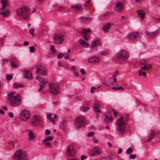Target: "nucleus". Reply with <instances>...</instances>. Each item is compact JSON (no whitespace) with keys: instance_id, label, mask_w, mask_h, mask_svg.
<instances>
[{"instance_id":"5701e85b","label":"nucleus","mask_w":160,"mask_h":160,"mask_svg":"<svg viewBox=\"0 0 160 160\" xmlns=\"http://www.w3.org/2000/svg\"><path fill=\"white\" fill-rule=\"evenodd\" d=\"M1 2L2 5V7L1 8L0 10H3L8 5V1L7 0H2L1 1Z\"/></svg>"},{"instance_id":"ddd939ff","label":"nucleus","mask_w":160,"mask_h":160,"mask_svg":"<svg viewBox=\"0 0 160 160\" xmlns=\"http://www.w3.org/2000/svg\"><path fill=\"white\" fill-rule=\"evenodd\" d=\"M139 37V33L137 32H131L128 35V39L131 40H134Z\"/></svg>"},{"instance_id":"774afa93","label":"nucleus","mask_w":160,"mask_h":160,"mask_svg":"<svg viewBox=\"0 0 160 160\" xmlns=\"http://www.w3.org/2000/svg\"><path fill=\"white\" fill-rule=\"evenodd\" d=\"M145 69H146V65H144L143 67H142L141 68V69L140 70H144Z\"/></svg>"},{"instance_id":"052dcab7","label":"nucleus","mask_w":160,"mask_h":160,"mask_svg":"<svg viewBox=\"0 0 160 160\" xmlns=\"http://www.w3.org/2000/svg\"><path fill=\"white\" fill-rule=\"evenodd\" d=\"M29 44V42H28L26 41L23 43V45L24 46H27Z\"/></svg>"},{"instance_id":"de8ad7c7","label":"nucleus","mask_w":160,"mask_h":160,"mask_svg":"<svg viewBox=\"0 0 160 160\" xmlns=\"http://www.w3.org/2000/svg\"><path fill=\"white\" fill-rule=\"evenodd\" d=\"M94 134V133L93 132H90L88 133L87 136L88 137H90L93 136Z\"/></svg>"},{"instance_id":"0eeeda50","label":"nucleus","mask_w":160,"mask_h":160,"mask_svg":"<svg viewBox=\"0 0 160 160\" xmlns=\"http://www.w3.org/2000/svg\"><path fill=\"white\" fill-rule=\"evenodd\" d=\"M129 57V53L124 50H121L117 53L116 58L118 59L125 61L127 60Z\"/></svg>"},{"instance_id":"680f3d73","label":"nucleus","mask_w":160,"mask_h":160,"mask_svg":"<svg viewBox=\"0 0 160 160\" xmlns=\"http://www.w3.org/2000/svg\"><path fill=\"white\" fill-rule=\"evenodd\" d=\"M74 75L77 77L79 76L78 74L76 71L74 72Z\"/></svg>"},{"instance_id":"bf43d9fd","label":"nucleus","mask_w":160,"mask_h":160,"mask_svg":"<svg viewBox=\"0 0 160 160\" xmlns=\"http://www.w3.org/2000/svg\"><path fill=\"white\" fill-rule=\"evenodd\" d=\"M96 89V88L92 86V87L91 88V92L92 93H93L94 92V91L93 90V89Z\"/></svg>"},{"instance_id":"49530a36","label":"nucleus","mask_w":160,"mask_h":160,"mask_svg":"<svg viewBox=\"0 0 160 160\" xmlns=\"http://www.w3.org/2000/svg\"><path fill=\"white\" fill-rule=\"evenodd\" d=\"M35 48L33 46H32L30 47V51L31 52H33L35 51Z\"/></svg>"},{"instance_id":"a19ab883","label":"nucleus","mask_w":160,"mask_h":160,"mask_svg":"<svg viewBox=\"0 0 160 160\" xmlns=\"http://www.w3.org/2000/svg\"><path fill=\"white\" fill-rule=\"evenodd\" d=\"M126 152L127 154H129L132 152V149L131 147L127 149Z\"/></svg>"},{"instance_id":"f704fd0d","label":"nucleus","mask_w":160,"mask_h":160,"mask_svg":"<svg viewBox=\"0 0 160 160\" xmlns=\"http://www.w3.org/2000/svg\"><path fill=\"white\" fill-rule=\"evenodd\" d=\"M89 108L88 107H85L83 106L81 107V110L83 112H86L89 109Z\"/></svg>"},{"instance_id":"ea45409f","label":"nucleus","mask_w":160,"mask_h":160,"mask_svg":"<svg viewBox=\"0 0 160 160\" xmlns=\"http://www.w3.org/2000/svg\"><path fill=\"white\" fill-rule=\"evenodd\" d=\"M12 78V76L10 74H8L6 76V79L8 80H10Z\"/></svg>"},{"instance_id":"dca6fc26","label":"nucleus","mask_w":160,"mask_h":160,"mask_svg":"<svg viewBox=\"0 0 160 160\" xmlns=\"http://www.w3.org/2000/svg\"><path fill=\"white\" fill-rule=\"evenodd\" d=\"M123 8V4L122 3L118 2L116 3V5L114 6V10L117 12H119L121 11Z\"/></svg>"},{"instance_id":"bb28decb","label":"nucleus","mask_w":160,"mask_h":160,"mask_svg":"<svg viewBox=\"0 0 160 160\" xmlns=\"http://www.w3.org/2000/svg\"><path fill=\"white\" fill-rule=\"evenodd\" d=\"M79 43L83 45V47H87L89 46V44L82 39H80L79 41Z\"/></svg>"},{"instance_id":"9b49d317","label":"nucleus","mask_w":160,"mask_h":160,"mask_svg":"<svg viewBox=\"0 0 160 160\" xmlns=\"http://www.w3.org/2000/svg\"><path fill=\"white\" fill-rule=\"evenodd\" d=\"M40 120V117L39 115H35L32 116L31 119L30 123L34 126L38 125Z\"/></svg>"},{"instance_id":"58836bf2","label":"nucleus","mask_w":160,"mask_h":160,"mask_svg":"<svg viewBox=\"0 0 160 160\" xmlns=\"http://www.w3.org/2000/svg\"><path fill=\"white\" fill-rule=\"evenodd\" d=\"M145 65H146V69L147 70H149L152 67V65L151 64H145Z\"/></svg>"},{"instance_id":"c85d7f7f","label":"nucleus","mask_w":160,"mask_h":160,"mask_svg":"<svg viewBox=\"0 0 160 160\" xmlns=\"http://www.w3.org/2000/svg\"><path fill=\"white\" fill-rule=\"evenodd\" d=\"M29 138L28 140L30 141L35 138V135L32 131H30L28 133Z\"/></svg>"},{"instance_id":"b1692460","label":"nucleus","mask_w":160,"mask_h":160,"mask_svg":"<svg viewBox=\"0 0 160 160\" xmlns=\"http://www.w3.org/2000/svg\"><path fill=\"white\" fill-rule=\"evenodd\" d=\"M71 8H72L74 10L78 11H81L82 10V6L79 4L74 5L71 7Z\"/></svg>"},{"instance_id":"864d4df0","label":"nucleus","mask_w":160,"mask_h":160,"mask_svg":"<svg viewBox=\"0 0 160 160\" xmlns=\"http://www.w3.org/2000/svg\"><path fill=\"white\" fill-rule=\"evenodd\" d=\"M87 156L84 155H82L81 156V160H84V159H86L87 158Z\"/></svg>"},{"instance_id":"3c124183","label":"nucleus","mask_w":160,"mask_h":160,"mask_svg":"<svg viewBox=\"0 0 160 160\" xmlns=\"http://www.w3.org/2000/svg\"><path fill=\"white\" fill-rule=\"evenodd\" d=\"M50 49L53 52H55V51L54 47L53 45H51L50 46Z\"/></svg>"},{"instance_id":"8fccbe9b","label":"nucleus","mask_w":160,"mask_h":160,"mask_svg":"<svg viewBox=\"0 0 160 160\" xmlns=\"http://www.w3.org/2000/svg\"><path fill=\"white\" fill-rule=\"evenodd\" d=\"M136 157V155L135 154H131L129 156V158L131 159H134Z\"/></svg>"},{"instance_id":"2f4dec72","label":"nucleus","mask_w":160,"mask_h":160,"mask_svg":"<svg viewBox=\"0 0 160 160\" xmlns=\"http://www.w3.org/2000/svg\"><path fill=\"white\" fill-rule=\"evenodd\" d=\"M53 138L52 137L49 136L45 138L44 140H42V142H44L45 141H52L53 140Z\"/></svg>"},{"instance_id":"6ab92c4d","label":"nucleus","mask_w":160,"mask_h":160,"mask_svg":"<svg viewBox=\"0 0 160 160\" xmlns=\"http://www.w3.org/2000/svg\"><path fill=\"white\" fill-rule=\"evenodd\" d=\"M145 34L150 38H152L156 35L158 33V31H156L154 32H149L146 31L145 32Z\"/></svg>"},{"instance_id":"39448f33","label":"nucleus","mask_w":160,"mask_h":160,"mask_svg":"<svg viewBox=\"0 0 160 160\" xmlns=\"http://www.w3.org/2000/svg\"><path fill=\"white\" fill-rule=\"evenodd\" d=\"M117 130L118 132L122 134L125 132V127L126 124L123 120V117L121 116L120 118L118 119L116 122Z\"/></svg>"},{"instance_id":"6e6552de","label":"nucleus","mask_w":160,"mask_h":160,"mask_svg":"<svg viewBox=\"0 0 160 160\" xmlns=\"http://www.w3.org/2000/svg\"><path fill=\"white\" fill-rule=\"evenodd\" d=\"M30 114L29 111L26 109H23L20 112L19 114L20 119L24 121H27L30 118Z\"/></svg>"},{"instance_id":"423d86ee","label":"nucleus","mask_w":160,"mask_h":160,"mask_svg":"<svg viewBox=\"0 0 160 160\" xmlns=\"http://www.w3.org/2000/svg\"><path fill=\"white\" fill-rule=\"evenodd\" d=\"M74 124L77 128H80L83 127L85 124V120L82 116H79L76 118L74 121Z\"/></svg>"},{"instance_id":"79ce46f5","label":"nucleus","mask_w":160,"mask_h":160,"mask_svg":"<svg viewBox=\"0 0 160 160\" xmlns=\"http://www.w3.org/2000/svg\"><path fill=\"white\" fill-rule=\"evenodd\" d=\"M108 54L107 51H103L100 52V54L102 56H105Z\"/></svg>"},{"instance_id":"e433bc0d","label":"nucleus","mask_w":160,"mask_h":160,"mask_svg":"<svg viewBox=\"0 0 160 160\" xmlns=\"http://www.w3.org/2000/svg\"><path fill=\"white\" fill-rule=\"evenodd\" d=\"M112 14V13L110 12H106L102 15V16L103 17H107L110 16Z\"/></svg>"},{"instance_id":"4c0bfd02","label":"nucleus","mask_w":160,"mask_h":160,"mask_svg":"<svg viewBox=\"0 0 160 160\" xmlns=\"http://www.w3.org/2000/svg\"><path fill=\"white\" fill-rule=\"evenodd\" d=\"M34 29L33 28H32L29 30V32L32 36H34Z\"/></svg>"},{"instance_id":"7c9ffc66","label":"nucleus","mask_w":160,"mask_h":160,"mask_svg":"<svg viewBox=\"0 0 160 160\" xmlns=\"http://www.w3.org/2000/svg\"><path fill=\"white\" fill-rule=\"evenodd\" d=\"M11 66L12 68L17 67L19 66L17 62L13 60H11Z\"/></svg>"},{"instance_id":"0e129e2a","label":"nucleus","mask_w":160,"mask_h":160,"mask_svg":"<svg viewBox=\"0 0 160 160\" xmlns=\"http://www.w3.org/2000/svg\"><path fill=\"white\" fill-rule=\"evenodd\" d=\"M72 69L73 71V72L76 71V68L74 66H72Z\"/></svg>"},{"instance_id":"cd10ccee","label":"nucleus","mask_w":160,"mask_h":160,"mask_svg":"<svg viewBox=\"0 0 160 160\" xmlns=\"http://www.w3.org/2000/svg\"><path fill=\"white\" fill-rule=\"evenodd\" d=\"M99 44V41L98 40L95 41L91 44L90 47L92 48V50L94 48L97 47Z\"/></svg>"},{"instance_id":"f8f14e48","label":"nucleus","mask_w":160,"mask_h":160,"mask_svg":"<svg viewBox=\"0 0 160 160\" xmlns=\"http://www.w3.org/2000/svg\"><path fill=\"white\" fill-rule=\"evenodd\" d=\"M66 155L68 156L71 157H73L75 156V152L72 145H69L68 146Z\"/></svg>"},{"instance_id":"37998d69","label":"nucleus","mask_w":160,"mask_h":160,"mask_svg":"<svg viewBox=\"0 0 160 160\" xmlns=\"http://www.w3.org/2000/svg\"><path fill=\"white\" fill-rule=\"evenodd\" d=\"M112 111H113V114H114V116L116 117L118 115V112L116 110H115L113 109H112Z\"/></svg>"},{"instance_id":"393cba45","label":"nucleus","mask_w":160,"mask_h":160,"mask_svg":"<svg viewBox=\"0 0 160 160\" xmlns=\"http://www.w3.org/2000/svg\"><path fill=\"white\" fill-rule=\"evenodd\" d=\"M24 76L26 78L28 79H31L32 78V76L31 73L27 71H25Z\"/></svg>"},{"instance_id":"7ed1b4c3","label":"nucleus","mask_w":160,"mask_h":160,"mask_svg":"<svg viewBox=\"0 0 160 160\" xmlns=\"http://www.w3.org/2000/svg\"><path fill=\"white\" fill-rule=\"evenodd\" d=\"M27 152L24 150L18 149L15 152L13 159L14 160H27L28 156Z\"/></svg>"},{"instance_id":"13d9d810","label":"nucleus","mask_w":160,"mask_h":160,"mask_svg":"<svg viewBox=\"0 0 160 160\" xmlns=\"http://www.w3.org/2000/svg\"><path fill=\"white\" fill-rule=\"evenodd\" d=\"M45 133L46 135H49L50 133V131L49 130H46Z\"/></svg>"},{"instance_id":"a18cd8bd","label":"nucleus","mask_w":160,"mask_h":160,"mask_svg":"<svg viewBox=\"0 0 160 160\" xmlns=\"http://www.w3.org/2000/svg\"><path fill=\"white\" fill-rule=\"evenodd\" d=\"M43 142L44 143V144L46 146L49 147H50L51 146V143L49 142H48V141H45Z\"/></svg>"},{"instance_id":"1a4fd4ad","label":"nucleus","mask_w":160,"mask_h":160,"mask_svg":"<svg viewBox=\"0 0 160 160\" xmlns=\"http://www.w3.org/2000/svg\"><path fill=\"white\" fill-rule=\"evenodd\" d=\"M81 34L86 40H88L91 36V30L89 29H82L81 31Z\"/></svg>"},{"instance_id":"9d476101","label":"nucleus","mask_w":160,"mask_h":160,"mask_svg":"<svg viewBox=\"0 0 160 160\" xmlns=\"http://www.w3.org/2000/svg\"><path fill=\"white\" fill-rule=\"evenodd\" d=\"M54 42L57 44L62 43L64 40V37L60 34H55L53 36Z\"/></svg>"},{"instance_id":"5fc2aeb1","label":"nucleus","mask_w":160,"mask_h":160,"mask_svg":"<svg viewBox=\"0 0 160 160\" xmlns=\"http://www.w3.org/2000/svg\"><path fill=\"white\" fill-rule=\"evenodd\" d=\"M2 64L3 66L4 63L6 62H8V60L7 59L3 58L2 59Z\"/></svg>"},{"instance_id":"4468645a","label":"nucleus","mask_w":160,"mask_h":160,"mask_svg":"<svg viewBox=\"0 0 160 160\" xmlns=\"http://www.w3.org/2000/svg\"><path fill=\"white\" fill-rule=\"evenodd\" d=\"M36 73L42 75H44L46 74V70L43 67L39 65L37 66Z\"/></svg>"},{"instance_id":"c03bdc74","label":"nucleus","mask_w":160,"mask_h":160,"mask_svg":"<svg viewBox=\"0 0 160 160\" xmlns=\"http://www.w3.org/2000/svg\"><path fill=\"white\" fill-rule=\"evenodd\" d=\"M139 73L138 75L139 76H140L141 73L142 74V75H143V76H145L146 75V72H142L141 71V70H139Z\"/></svg>"},{"instance_id":"e2e57ef3","label":"nucleus","mask_w":160,"mask_h":160,"mask_svg":"<svg viewBox=\"0 0 160 160\" xmlns=\"http://www.w3.org/2000/svg\"><path fill=\"white\" fill-rule=\"evenodd\" d=\"M9 116L10 117L12 118L13 117V115L12 113L10 112L9 113Z\"/></svg>"},{"instance_id":"20e7f679","label":"nucleus","mask_w":160,"mask_h":160,"mask_svg":"<svg viewBox=\"0 0 160 160\" xmlns=\"http://www.w3.org/2000/svg\"><path fill=\"white\" fill-rule=\"evenodd\" d=\"M49 92L52 95H57L60 92V88L58 84L55 83H50L48 87Z\"/></svg>"},{"instance_id":"f3484780","label":"nucleus","mask_w":160,"mask_h":160,"mask_svg":"<svg viewBox=\"0 0 160 160\" xmlns=\"http://www.w3.org/2000/svg\"><path fill=\"white\" fill-rule=\"evenodd\" d=\"M99 61L98 58L94 56H92L88 58V61L89 63H96Z\"/></svg>"},{"instance_id":"aec40b11","label":"nucleus","mask_w":160,"mask_h":160,"mask_svg":"<svg viewBox=\"0 0 160 160\" xmlns=\"http://www.w3.org/2000/svg\"><path fill=\"white\" fill-rule=\"evenodd\" d=\"M111 27V25L109 23H108L103 26L102 28V30L105 32H108Z\"/></svg>"},{"instance_id":"c9c22d12","label":"nucleus","mask_w":160,"mask_h":160,"mask_svg":"<svg viewBox=\"0 0 160 160\" xmlns=\"http://www.w3.org/2000/svg\"><path fill=\"white\" fill-rule=\"evenodd\" d=\"M80 18L81 20L83 21L91 20V18H87L86 17H84L82 16Z\"/></svg>"},{"instance_id":"4d7b16f0","label":"nucleus","mask_w":160,"mask_h":160,"mask_svg":"<svg viewBox=\"0 0 160 160\" xmlns=\"http://www.w3.org/2000/svg\"><path fill=\"white\" fill-rule=\"evenodd\" d=\"M52 115V113H49L48 114L47 116V118L48 119H50Z\"/></svg>"},{"instance_id":"f03ea898","label":"nucleus","mask_w":160,"mask_h":160,"mask_svg":"<svg viewBox=\"0 0 160 160\" xmlns=\"http://www.w3.org/2000/svg\"><path fill=\"white\" fill-rule=\"evenodd\" d=\"M16 12L18 15L21 16L22 19L27 20L29 16L30 10L28 7H22V8H18Z\"/></svg>"},{"instance_id":"72a5a7b5","label":"nucleus","mask_w":160,"mask_h":160,"mask_svg":"<svg viewBox=\"0 0 160 160\" xmlns=\"http://www.w3.org/2000/svg\"><path fill=\"white\" fill-rule=\"evenodd\" d=\"M112 89H113L114 90L117 91L119 90H124V88L121 87H113L112 88Z\"/></svg>"},{"instance_id":"09e8293b","label":"nucleus","mask_w":160,"mask_h":160,"mask_svg":"<svg viewBox=\"0 0 160 160\" xmlns=\"http://www.w3.org/2000/svg\"><path fill=\"white\" fill-rule=\"evenodd\" d=\"M64 56H65V54H63L61 53H60L58 54V59L61 58Z\"/></svg>"},{"instance_id":"2eb2a0df","label":"nucleus","mask_w":160,"mask_h":160,"mask_svg":"<svg viewBox=\"0 0 160 160\" xmlns=\"http://www.w3.org/2000/svg\"><path fill=\"white\" fill-rule=\"evenodd\" d=\"M93 151V152L90 154L91 156H94L99 155L102 152L101 149L99 147H94Z\"/></svg>"},{"instance_id":"4be33fe9","label":"nucleus","mask_w":160,"mask_h":160,"mask_svg":"<svg viewBox=\"0 0 160 160\" xmlns=\"http://www.w3.org/2000/svg\"><path fill=\"white\" fill-rule=\"evenodd\" d=\"M137 12L139 16V17L142 19H143L145 17V12L144 11L142 10H138Z\"/></svg>"},{"instance_id":"a878e982","label":"nucleus","mask_w":160,"mask_h":160,"mask_svg":"<svg viewBox=\"0 0 160 160\" xmlns=\"http://www.w3.org/2000/svg\"><path fill=\"white\" fill-rule=\"evenodd\" d=\"M99 105L98 103L97 102L95 103L93 105V108L94 111L95 112H101V110L100 109H99Z\"/></svg>"},{"instance_id":"a211bd4d","label":"nucleus","mask_w":160,"mask_h":160,"mask_svg":"<svg viewBox=\"0 0 160 160\" xmlns=\"http://www.w3.org/2000/svg\"><path fill=\"white\" fill-rule=\"evenodd\" d=\"M0 14L3 17H8L11 14L10 11L9 10H6L5 11L0 12Z\"/></svg>"},{"instance_id":"473e14b6","label":"nucleus","mask_w":160,"mask_h":160,"mask_svg":"<svg viewBox=\"0 0 160 160\" xmlns=\"http://www.w3.org/2000/svg\"><path fill=\"white\" fill-rule=\"evenodd\" d=\"M14 86L15 88H21L23 87V85L20 83H14Z\"/></svg>"},{"instance_id":"603ef678","label":"nucleus","mask_w":160,"mask_h":160,"mask_svg":"<svg viewBox=\"0 0 160 160\" xmlns=\"http://www.w3.org/2000/svg\"><path fill=\"white\" fill-rule=\"evenodd\" d=\"M45 85H42V84H41L40 87L38 90V91L40 92L41 91L42 89V88L43 87H45Z\"/></svg>"},{"instance_id":"338daca9","label":"nucleus","mask_w":160,"mask_h":160,"mask_svg":"<svg viewBox=\"0 0 160 160\" xmlns=\"http://www.w3.org/2000/svg\"><path fill=\"white\" fill-rule=\"evenodd\" d=\"M93 142L96 143H97L98 142V140L95 138H93Z\"/></svg>"},{"instance_id":"69168bd1","label":"nucleus","mask_w":160,"mask_h":160,"mask_svg":"<svg viewBox=\"0 0 160 160\" xmlns=\"http://www.w3.org/2000/svg\"><path fill=\"white\" fill-rule=\"evenodd\" d=\"M146 62L145 61L144 59L142 61H141V64L143 65Z\"/></svg>"},{"instance_id":"f257e3e1","label":"nucleus","mask_w":160,"mask_h":160,"mask_svg":"<svg viewBox=\"0 0 160 160\" xmlns=\"http://www.w3.org/2000/svg\"><path fill=\"white\" fill-rule=\"evenodd\" d=\"M15 92H11L7 95V99L9 101L10 105L13 107L19 106L21 103V97L19 95H14Z\"/></svg>"},{"instance_id":"412c9836","label":"nucleus","mask_w":160,"mask_h":160,"mask_svg":"<svg viewBox=\"0 0 160 160\" xmlns=\"http://www.w3.org/2000/svg\"><path fill=\"white\" fill-rule=\"evenodd\" d=\"M156 134L153 130L152 129L150 131V135L147 141H149L153 139L155 136Z\"/></svg>"},{"instance_id":"c756f323","label":"nucleus","mask_w":160,"mask_h":160,"mask_svg":"<svg viewBox=\"0 0 160 160\" xmlns=\"http://www.w3.org/2000/svg\"><path fill=\"white\" fill-rule=\"evenodd\" d=\"M37 80H38L41 84L42 85H45V84L47 82H46L43 78L41 77L38 76L36 77Z\"/></svg>"},{"instance_id":"6e6d98bb","label":"nucleus","mask_w":160,"mask_h":160,"mask_svg":"<svg viewBox=\"0 0 160 160\" xmlns=\"http://www.w3.org/2000/svg\"><path fill=\"white\" fill-rule=\"evenodd\" d=\"M80 72L82 74H85L86 73L85 70L82 68L80 69Z\"/></svg>"}]
</instances>
